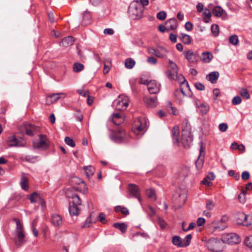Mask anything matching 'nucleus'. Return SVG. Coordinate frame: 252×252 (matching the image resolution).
<instances>
[{"label":"nucleus","instance_id":"obj_2","mask_svg":"<svg viewBox=\"0 0 252 252\" xmlns=\"http://www.w3.org/2000/svg\"><path fill=\"white\" fill-rule=\"evenodd\" d=\"M221 241L228 244H237L241 242L240 237L234 233H223L221 235Z\"/></svg>","mask_w":252,"mask_h":252},{"label":"nucleus","instance_id":"obj_64","mask_svg":"<svg viewBox=\"0 0 252 252\" xmlns=\"http://www.w3.org/2000/svg\"><path fill=\"white\" fill-rule=\"evenodd\" d=\"M250 177V173L248 171H244L242 174V179L244 180H248Z\"/></svg>","mask_w":252,"mask_h":252},{"label":"nucleus","instance_id":"obj_5","mask_svg":"<svg viewBox=\"0 0 252 252\" xmlns=\"http://www.w3.org/2000/svg\"><path fill=\"white\" fill-rule=\"evenodd\" d=\"M174 95L179 102L182 101L185 96L190 95V89L189 85L187 84L185 87H180L179 89L176 90Z\"/></svg>","mask_w":252,"mask_h":252},{"label":"nucleus","instance_id":"obj_55","mask_svg":"<svg viewBox=\"0 0 252 252\" xmlns=\"http://www.w3.org/2000/svg\"><path fill=\"white\" fill-rule=\"evenodd\" d=\"M228 175L230 177H233L236 180H238L240 178L239 173H236L235 171L233 170H230L228 171Z\"/></svg>","mask_w":252,"mask_h":252},{"label":"nucleus","instance_id":"obj_62","mask_svg":"<svg viewBox=\"0 0 252 252\" xmlns=\"http://www.w3.org/2000/svg\"><path fill=\"white\" fill-rule=\"evenodd\" d=\"M213 13L217 17L220 16V7L218 6L213 9Z\"/></svg>","mask_w":252,"mask_h":252},{"label":"nucleus","instance_id":"obj_32","mask_svg":"<svg viewBox=\"0 0 252 252\" xmlns=\"http://www.w3.org/2000/svg\"><path fill=\"white\" fill-rule=\"evenodd\" d=\"M183 129L182 133H185L186 134L188 133H191V127L190 125L188 123L187 120H184L182 123Z\"/></svg>","mask_w":252,"mask_h":252},{"label":"nucleus","instance_id":"obj_30","mask_svg":"<svg viewBox=\"0 0 252 252\" xmlns=\"http://www.w3.org/2000/svg\"><path fill=\"white\" fill-rule=\"evenodd\" d=\"M166 24L167 28L171 30L176 29L178 26V23L175 18H172L168 20L166 22Z\"/></svg>","mask_w":252,"mask_h":252},{"label":"nucleus","instance_id":"obj_20","mask_svg":"<svg viewBox=\"0 0 252 252\" xmlns=\"http://www.w3.org/2000/svg\"><path fill=\"white\" fill-rule=\"evenodd\" d=\"M51 221L53 225L57 227H60L63 223L62 217L56 214L52 215Z\"/></svg>","mask_w":252,"mask_h":252},{"label":"nucleus","instance_id":"obj_8","mask_svg":"<svg viewBox=\"0 0 252 252\" xmlns=\"http://www.w3.org/2000/svg\"><path fill=\"white\" fill-rule=\"evenodd\" d=\"M116 108L118 110L123 111L127 108L128 105L129 99L127 96L122 94L119 95L116 100Z\"/></svg>","mask_w":252,"mask_h":252},{"label":"nucleus","instance_id":"obj_16","mask_svg":"<svg viewBox=\"0 0 252 252\" xmlns=\"http://www.w3.org/2000/svg\"><path fill=\"white\" fill-rule=\"evenodd\" d=\"M160 84L155 80H151L147 84L148 90L150 94H156L160 90Z\"/></svg>","mask_w":252,"mask_h":252},{"label":"nucleus","instance_id":"obj_59","mask_svg":"<svg viewBox=\"0 0 252 252\" xmlns=\"http://www.w3.org/2000/svg\"><path fill=\"white\" fill-rule=\"evenodd\" d=\"M206 206L208 210H212L215 206V204L212 200H209L207 201Z\"/></svg>","mask_w":252,"mask_h":252},{"label":"nucleus","instance_id":"obj_17","mask_svg":"<svg viewBox=\"0 0 252 252\" xmlns=\"http://www.w3.org/2000/svg\"><path fill=\"white\" fill-rule=\"evenodd\" d=\"M195 104L197 108V111L202 115L207 114L209 110V106L205 103L196 101Z\"/></svg>","mask_w":252,"mask_h":252},{"label":"nucleus","instance_id":"obj_24","mask_svg":"<svg viewBox=\"0 0 252 252\" xmlns=\"http://www.w3.org/2000/svg\"><path fill=\"white\" fill-rule=\"evenodd\" d=\"M124 119L121 113H114L112 115V121L116 125H119L124 122Z\"/></svg>","mask_w":252,"mask_h":252},{"label":"nucleus","instance_id":"obj_43","mask_svg":"<svg viewBox=\"0 0 252 252\" xmlns=\"http://www.w3.org/2000/svg\"><path fill=\"white\" fill-rule=\"evenodd\" d=\"M246 190L244 189V188H242L241 192L238 195V199L240 202L242 203H244L246 201Z\"/></svg>","mask_w":252,"mask_h":252},{"label":"nucleus","instance_id":"obj_29","mask_svg":"<svg viewBox=\"0 0 252 252\" xmlns=\"http://www.w3.org/2000/svg\"><path fill=\"white\" fill-rule=\"evenodd\" d=\"M179 129L178 126H174L172 130L173 141L174 144L179 143L178 136L179 135Z\"/></svg>","mask_w":252,"mask_h":252},{"label":"nucleus","instance_id":"obj_19","mask_svg":"<svg viewBox=\"0 0 252 252\" xmlns=\"http://www.w3.org/2000/svg\"><path fill=\"white\" fill-rule=\"evenodd\" d=\"M143 100L148 107L154 108L157 105V97L145 96Z\"/></svg>","mask_w":252,"mask_h":252},{"label":"nucleus","instance_id":"obj_61","mask_svg":"<svg viewBox=\"0 0 252 252\" xmlns=\"http://www.w3.org/2000/svg\"><path fill=\"white\" fill-rule=\"evenodd\" d=\"M98 218L99 220L102 223L105 224L107 222V220H106L105 219V215L104 213H100Z\"/></svg>","mask_w":252,"mask_h":252},{"label":"nucleus","instance_id":"obj_49","mask_svg":"<svg viewBox=\"0 0 252 252\" xmlns=\"http://www.w3.org/2000/svg\"><path fill=\"white\" fill-rule=\"evenodd\" d=\"M229 220V217L227 215L221 217V230L226 228L227 224L226 223Z\"/></svg>","mask_w":252,"mask_h":252},{"label":"nucleus","instance_id":"obj_23","mask_svg":"<svg viewBox=\"0 0 252 252\" xmlns=\"http://www.w3.org/2000/svg\"><path fill=\"white\" fill-rule=\"evenodd\" d=\"M213 58V56L211 52H203L200 57L201 60L204 63H209L212 59Z\"/></svg>","mask_w":252,"mask_h":252},{"label":"nucleus","instance_id":"obj_39","mask_svg":"<svg viewBox=\"0 0 252 252\" xmlns=\"http://www.w3.org/2000/svg\"><path fill=\"white\" fill-rule=\"evenodd\" d=\"M115 211L116 212H121L122 214L125 215V216L129 214L128 210L124 207H121V206H117L115 208Z\"/></svg>","mask_w":252,"mask_h":252},{"label":"nucleus","instance_id":"obj_12","mask_svg":"<svg viewBox=\"0 0 252 252\" xmlns=\"http://www.w3.org/2000/svg\"><path fill=\"white\" fill-rule=\"evenodd\" d=\"M208 249L215 252H219L220 248V242L216 238H212L207 243Z\"/></svg>","mask_w":252,"mask_h":252},{"label":"nucleus","instance_id":"obj_38","mask_svg":"<svg viewBox=\"0 0 252 252\" xmlns=\"http://www.w3.org/2000/svg\"><path fill=\"white\" fill-rule=\"evenodd\" d=\"M87 176L90 178L94 172V168L92 166H87L84 168Z\"/></svg>","mask_w":252,"mask_h":252},{"label":"nucleus","instance_id":"obj_21","mask_svg":"<svg viewBox=\"0 0 252 252\" xmlns=\"http://www.w3.org/2000/svg\"><path fill=\"white\" fill-rule=\"evenodd\" d=\"M128 190L133 196L137 198L139 201H141V198L139 196V188L138 187L133 184H129L128 185Z\"/></svg>","mask_w":252,"mask_h":252},{"label":"nucleus","instance_id":"obj_13","mask_svg":"<svg viewBox=\"0 0 252 252\" xmlns=\"http://www.w3.org/2000/svg\"><path fill=\"white\" fill-rule=\"evenodd\" d=\"M178 73V67L175 63L169 60L168 70L166 72V74L169 79H172L177 76Z\"/></svg>","mask_w":252,"mask_h":252},{"label":"nucleus","instance_id":"obj_50","mask_svg":"<svg viewBox=\"0 0 252 252\" xmlns=\"http://www.w3.org/2000/svg\"><path fill=\"white\" fill-rule=\"evenodd\" d=\"M146 194L149 198L153 199L154 200H156V192L154 189H149L147 190Z\"/></svg>","mask_w":252,"mask_h":252},{"label":"nucleus","instance_id":"obj_42","mask_svg":"<svg viewBox=\"0 0 252 252\" xmlns=\"http://www.w3.org/2000/svg\"><path fill=\"white\" fill-rule=\"evenodd\" d=\"M74 179L79 180V183H78V184L80 186V187L82 188V189L81 190H80V191H82L84 194L87 193V187L86 186L85 183L83 181L77 178H74Z\"/></svg>","mask_w":252,"mask_h":252},{"label":"nucleus","instance_id":"obj_35","mask_svg":"<svg viewBox=\"0 0 252 252\" xmlns=\"http://www.w3.org/2000/svg\"><path fill=\"white\" fill-rule=\"evenodd\" d=\"M180 38L185 44H189L191 43V37L187 34L182 33L180 35Z\"/></svg>","mask_w":252,"mask_h":252},{"label":"nucleus","instance_id":"obj_47","mask_svg":"<svg viewBox=\"0 0 252 252\" xmlns=\"http://www.w3.org/2000/svg\"><path fill=\"white\" fill-rule=\"evenodd\" d=\"M21 188L25 190L28 189V180L26 177H22L21 182Z\"/></svg>","mask_w":252,"mask_h":252},{"label":"nucleus","instance_id":"obj_10","mask_svg":"<svg viewBox=\"0 0 252 252\" xmlns=\"http://www.w3.org/2000/svg\"><path fill=\"white\" fill-rule=\"evenodd\" d=\"M127 136L124 130L120 129L114 132L110 136V138L115 142L119 143L126 140Z\"/></svg>","mask_w":252,"mask_h":252},{"label":"nucleus","instance_id":"obj_51","mask_svg":"<svg viewBox=\"0 0 252 252\" xmlns=\"http://www.w3.org/2000/svg\"><path fill=\"white\" fill-rule=\"evenodd\" d=\"M14 220L15 221L16 223V232L18 231H23V226L22 224L20 222L19 220L17 218L14 219Z\"/></svg>","mask_w":252,"mask_h":252},{"label":"nucleus","instance_id":"obj_4","mask_svg":"<svg viewBox=\"0 0 252 252\" xmlns=\"http://www.w3.org/2000/svg\"><path fill=\"white\" fill-rule=\"evenodd\" d=\"M132 129L135 134H143L146 130V122L145 120L140 118L136 120L133 125Z\"/></svg>","mask_w":252,"mask_h":252},{"label":"nucleus","instance_id":"obj_18","mask_svg":"<svg viewBox=\"0 0 252 252\" xmlns=\"http://www.w3.org/2000/svg\"><path fill=\"white\" fill-rule=\"evenodd\" d=\"M185 58L190 63H196L197 61L196 53L191 51L187 50L184 52Z\"/></svg>","mask_w":252,"mask_h":252},{"label":"nucleus","instance_id":"obj_57","mask_svg":"<svg viewBox=\"0 0 252 252\" xmlns=\"http://www.w3.org/2000/svg\"><path fill=\"white\" fill-rule=\"evenodd\" d=\"M242 102V99L239 96H235L233 97L232 100V103L233 105H236L240 104Z\"/></svg>","mask_w":252,"mask_h":252},{"label":"nucleus","instance_id":"obj_60","mask_svg":"<svg viewBox=\"0 0 252 252\" xmlns=\"http://www.w3.org/2000/svg\"><path fill=\"white\" fill-rule=\"evenodd\" d=\"M194 86L195 88L199 91H203L205 88V86L200 82L195 83Z\"/></svg>","mask_w":252,"mask_h":252},{"label":"nucleus","instance_id":"obj_6","mask_svg":"<svg viewBox=\"0 0 252 252\" xmlns=\"http://www.w3.org/2000/svg\"><path fill=\"white\" fill-rule=\"evenodd\" d=\"M33 147L41 150H45L49 147V142L46 136L43 134L39 135L38 141H34L33 142Z\"/></svg>","mask_w":252,"mask_h":252},{"label":"nucleus","instance_id":"obj_52","mask_svg":"<svg viewBox=\"0 0 252 252\" xmlns=\"http://www.w3.org/2000/svg\"><path fill=\"white\" fill-rule=\"evenodd\" d=\"M229 41L230 43L234 45H236L239 41L238 36L236 35L230 36L229 38Z\"/></svg>","mask_w":252,"mask_h":252},{"label":"nucleus","instance_id":"obj_63","mask_svg":"<svg viewBox=\"0 0 252 252\" xmlns=\"http://www.w3.org/2000/svg\"><path fill=\"white\" fill-rule=\"evenodd\" d=\"M158 223L161 228H165L166 226V222L161 218H158Z\"/></svg>","mask_w":252,"mask_h":252},{"label":"nucleus","instance_id":"obj_46","mask_svg":"<svg viewBox=\"0 0 252 252\" xmlns=\"http://www.w3.org/2000/svg\"><path fill=\"white\" fill-rule=\"evenodd\" d=\"M72 199L73 205H78V206L79 205H81V200L77 194H72Z\"/></svg>","mask_w":252,"mask_h":252},{"label":"nucleus","instance_id":"obj_36","mask_svg":"<svg viewBox=\"0 0 252 252\" xmlns=\"http://www.w3.org/2000/svg\"><path fill=\"white\" fill-rule=\"evenodd\" d=\"M135 64V62L131 58H128L125 60V67L127 69H131Z\"/></svg>","mask_w":252,"mask_h":252},{"label":"nucleus","instance_id":"obj_1","mask_svg":"<svg viewBox=\"0 0 252 252\" xmlns=\"http://www.w3.org/2000/svg\"><path fill=\"white\" fill-rule=\"evenodd\" d=\"M144 8L137 1L132 3L128 9L130 16L134 19H139L143 17Z\"/></svg>","mask_w":252,"mask_h":252},{"label":"nucleus","instance_id":"obj_28","mask_svg":"<svg viewBox=\"0 0 252 252\" xmlns=\"http://www.w3.org/2000/svg\"><path fill=\"white\" fill-rule=\"evenodd\" d=\"M36 129V127L33 125L27 124L25 126V130L27 135L33 136Z\"/></svg>","mask_w":252,"mask_h":252},{"label":"nucleus","instance_id":"obj_15","mask_svg":"<svg viewBox=\"0 0 252 252\" xmlns=\"http://www.w3.org/2000/svg\"><path fill=\"white\" fill-rule=\"evenodd\" d=\"M193 140V136L191 133H182L181 141L183 146L185 148L189 147Z\"/></svg>","mask_w":252,"mask_h":252},{"label":"nucleus","instance_id":"obj_7","mask_svg":"<svg viewBox=\"0 0 252 252\" xmlns=\"http://www.w3.org/2000/svg\"><path fill=\"white\" fill-rule=\"evenodd\" d=\"M251 220V215H246L243 212H238L235 215L236 223L239 225L247 226L249 220Z\"/></svg>","mask_w":252,"mask_h":252},{"label":"nucleus","instance_id":"obj_48","mask_svg":"<svg viewBox=\"0 0 252 252\" xmlns=\"http://www.w3.org/2000/svg\"><path fill=\"white\" fill-rule=\"evenodd\" d=\"M219 26L218 25H212L211 26V32L214 36H218L219 34Z\"/></svg>","mask_w":252,"mask_h":252},{"label":"nucleus","instance_id":"obj_37","mask_svg":"<svg viewBox=\"0 0 252 252\" xmlns=\"http://www.w3.org/2000/svg\"><path fill=\"white\" fill-rule=\"evenodd\" d=\"M69 211L71 215L77 216L79 214V210L78 205H72L69 207Z\"/></svg>","mask_w":252,"mask_h":252},{"label":"nucleus","instance_id":"obj_44","mask_svg":"<svg viewBox=\"0 0 252 252\" xmlns=\"http://www.w3.org/2000/svg\"><path fill=\"white\" fill-rule=\"evenodd\" d=\"M239 94L242 97L246 99H249L250 97V95L248 91L245 88H241L240 89Z\"/></svg>","mask_w":252,"mask_h":252},{"label":"nucleus","instance_id":"obj_40","mask_svg":"<svg viewBox=\"0 0 252 252\" xmlns=\"http://www.w3.org/2000/svg\"><path fill=\"white\" fill-rule=\"evenodd\" d=\"M203 20L204 22L208 23L211 17V13L209 10L206 8L203 12Z\"/></svg>","mask_w":252,"mask_h":252},{"label":"nucleus","instance_id":"obj_14","mask_svg":"<svg viewBox=\"0 0 252 252\" xmlns=\"http://www.w3.org/2000/svg\"><path fill=\"white\" fill-rule=\"evenodd\" d=\"M66 96L64 93H55L49 95L47 96L46 99V103L47 105H50L53 103L56 102L59 99L64 98Z\"/></svg>","mask_w":252,"mask_h":252},{"label":"nucleus","instance_id":"obj_26","mask_svg":"<svg viewBox=\"0 0 252 252\" xmlns=\"http://www.w3.org/2000/svg\"><path fill=\"white\" fill-rule=\"evenodd\" d=\"M170 79L177 80L180 84V87H185L187 84L189 85L188 82L186 80L185 77L182 74L178 75V73H177V76H175L173 78Z\"/></svg>","mask_w":252,"mask_h":252},{"label":"nucleus","instance_id":"obj_25","mask_svg":"<svg viewBox=\"0 0 252 252\" xmlns=\"http://www.w3.org/2000/svg\"><path fill=\"white\" fill-rule=\"evenodd\" d=\"M74 38L71 36H68L62 39L60 42V45L63 47H68L72 45L74 43Z\"/></svg>","mask_w":252,"mask_h":252},{"label":"nucleus","instance_id":"obj_58","mask_svg":"<svg viewBox=\"0 0 252 252\" xmlns=\"http://www.w3.org/2000/svg\"><path fill=\"white\" fill-rule=\"evenodd\" d=\"M186 224V223L185 222H183L182 223V229L184 231H188L189 230L192 229L194 228L195 226V223L194 222H191L188 228H184V225Z\"/></svg>","mask_w":252,"mask_h":252},{"label":"nucleus","instance_id":"obj_41","mask_svg":"<svg viewBox=\"0 0 252 252\" xmlns=\"http://www.w3.org/2000/svg\"><path fill=\"white\" fill-rule=\"evenodd\" d=\"M29 199L32 203H35L38 202V200L40 199V196L36 192H34L30 195Z\"/></svg>","mask_w":252,"mask_h":252},{"label":"nucleus","instance_id":"obj_31","mask_svg":"<svg viewBox=\"0 0 252 252\" xmlns=\"http://www.w3.org/2000/svg\"><path fill=\"white\" fill-rule=\"evenodd\" d=\"M220 95V92L219 89H215L213 91L212 99L214 103L218 104L220 101L219 97Z\"/></svg>","mask_w":252,"mask_h":252},{"label":"nucleus","instance_id":"obj_56","mask_svg":"<svg viewBox=\"0 0 252 252\" xmlns=\"http://www.w3.org/2000/svg\"><path fill=\"white\" fill-rule=\"evenodd\" d=\"M157 17L159 20H164L166 17V13L163 11H160L157 13Z\"/></svg>","mask_w":252,"mask_h":252},{"label":"nucleus","instance_id":"obj_33","mask_svg":"<svg viewBox=\"0 0 252 252\" xmlns=\"http://www.w3.org/2000/svg\"><path fill=\"white\" fill-rule=\"evenodd\" d=\"M167 50L162 47H158L156 50L155 56L158 58H163L167 54Z\"/></svg>","mask_w":252,"mask_h":252},{"label":"nucleus","instance_id":"obj_27","mask_svg":"<svg viewBox=\"0 0 252 252\" xmlns=\"http://www.w3.org/2000/svg\"><path fill=\"white\" fill-rule=\"evenodd\" d=\"M17 233V238L15 239V244L16 245L20 246L25 242V234L24 232L22 231H18Z\"/></svg>","mask_w":252,"mask_h":252},{"label":"nucleus","instance_id":"obj_45","mask_svg":"<svg viewBox=\"0 0 252 252\" xmlns=\"http://www.w3.org/2000/svg\"><path fill=\"white\" fill-rule=\"evenodd\" d=\"M84 65L81 63H75L73 64V71L75 72H79L84 69Z\"/></svg>","mask_w":252,"mask_h":252},{"label":"nucleus","instance_id":"obj_11","mask_svg":"<svg viewBox=\"0 0 252 252\" xmlns=\"http://www.w3.org/2000/svg\"><path fill=\"white\" fill-rule=\"evenodd\" d=\"M205 145L202 141L200 142L199 156L196 161V167L198 170L202 168L204 164V156L205 155Z\"/></svg>","mask_w":252,"mask_h":252},{"label":"nucleus","instance_id":"obj_53","mask_svg":"<svg viewBox=\"0 0 252 252\" xmlns=\"http://www.w3.org/2000/svg\"><path fill=\"white\" fill-rule=\"evenodd\" d=\"M244 243L248 247L252 248V236L247 237L245 240Z\"/></svg>","mask_w":252,"mask_h":252},{"label":"nucleus","instance_id":"obj_3","mask_svg":"<svg viewBox=\"0 0 252 252\" xmlns=\"http://www.w3.org/2000/svg\"><path fill=\"white\" fill-rule=\"evenodd\" d=\"M191 238V234L187 235L183 239L180 236H175L172 238V242L174 245L178 247H186L189 245Z\"/></svg>","mask_w":252,"mask_h":252},{"label":"nucleus","instance_id":"obj_34","mask_svg":"<svg viewBox=\"0 0 252 252\" xmlns=\"http://www.w3.org/2000/svg\"><path fill=\"white\" fill-rule=\"evenodd\" d=\"M113 226L119 229L123 233L126 232L127 228V226L125 223H115Z\"/></svg>","mask_w":252,"mask_h":252},{"label":"nucleus","instance_id":"obj_9","mask_svg":"<svg viewBox=\"0 0 252 252\" xmlns=\"http://www.w3.org/2000/svg\"><path fill=\"white\" fill-rule=\"evenodd\" d=\"M7 144L9 147H24L26 141L21 137L16 138L13 135L8 137Z\"/></svg>","mask_w":252,"mask_h":252},{"label":"nucleus","instance_id":"obj_54","mask_svg":"<svg viewBox=\"0 0 252 252\" xmlns=\"http://www.w3.org/2000/svg\"><path fill=\"white\" fill-rule=\"evenodd\" d=\"M65 143L71 147H74L75 146V142L73 140L69 137H65L64 139Z\"/></svg>","mask_w":252,"mask_h":252},{"label":"nucleus","instance_id":"obj_22","mask_svg":"<svg viewBox=\"0 0 252 252\" xmlns=\"http://www.w3.org/2000/svg\"><path fill=\"white\" fill-rule=\"evenodd\" d=\"M220 74L218 72L213 71L206 75V79L211 83L214 84L217 82Z\"/></svg>","mask_w":252,"mask_h":252}]
</instances>
